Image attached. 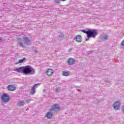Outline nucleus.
<instances>
[{"label":"nucleus","instance_id":"nucleus-1","mask_svg":"<svg viewBox=\"0 0 124 124\" xmlns=\"http://www.w3.org/2000/svg\"><path fill=\"white\" fill-rule=\"evenodd\" d=\"M17 44L20 46V47H24V45H29V43H31V40L27 37H23V43L21 41V38H17Z\"/></svg>","mask_w":124,"mask_h":124},{"label":"nucleus","instance_id":"nucleus-2","mask_svg":"<svg viewBox=\"0 0 124 124\" xmlns=\"http://www.w3.org/2000/svg\"><path fill=\"white\" fill-rule=\"evenodd\" d=\"M82 31V32H84L87 34V36L88 38H91V37H93V38H94V37L97 35V32H96L95 30L88 31L83 30Z\"/></svg>","mask_w":124,"mask_h":124},{"label":"nucleus","instance_id":"nucleus-3","mask_svg":"<svg viewBox=\"0 0 124 124\" xmlns=\"http://www.w3.org/2000/svg\"><path fill=\"white\" fill-rule=\"evenodd\" d=\"M23 73H24V74H29L30 73H31V74H34L35 72L31 66H26L25 67L23 66Z\"/></svg>","mask_w":124,"mask_h":124},{"label":"nucleus","instance_id":"nucleus-4","mask_svg":"<svg viewBox=\"0 0 124 124\" xmlns=\"http://www.w3.org/2000/svg\"><path fill=\"white\" fill-rule=\"evenodd\" d=\"M54 110V111H60L61 110V107L58 104H55L52 105L50 111Z\"/></svg>","mask_w":124,"mask_h":124},{"label":"nucleus","instance_id":"nucleus-5","mask_svg":"<svg viewBox=\"0 0 124 124\" xmlns=\"http://www.w3.org/2000/svg\"><path fill=\"white\" fill-rule=\"evenodd\" d=\"M9 96L7 94H3L2 96V100L4 102H8L9 101Z\"/></svg>","mask_w":124,"mask_h":124},{"label":"nucleus","instance_id":"nucleus-6","mask_svg":"<svg viewBox=\"0 0 124 124\" xmlns=\"http://www.w3.org/2000/svg\"><path fill=\"white\" fill-rule=\"evenodd\" d=\"M121 106V102L120 101H116L113 104V108L115 110H119L120 109V106Z\"/></svg>","mask_w":124,"mask_h":124},{"label":"nucleus","instance_id":"nucleus-7","mask_svg":"<svg viewBox=\"0 0 124 124\" xmlns=\"http://www.w3.org/2000/svg\"><path fill=\"white\" fill-rule=\"evenodd\" d=\"M46 74L47 76H52L54 74V70L51 68H48L46 71Z\"/></svg>","mask_w":124,"mask_h":124},{"label":"nucleus","instance_id":"nucleus-8","mask_svg":"<svg viewBox=\"0 0 124 124\" xmlns=\"http://www.w3.org/2000/svg\"><path fill=\"white\" fill-rule=\"evenodd\" d=\"M39 85V84H36L33 86L31 88V94H34V93H35V88H38Z\"/></svg>","mask_w":124,"mask_h":124},{"label":"nucleus","instance_id":"nucleus-9","mask_svg":"<svg viewBox=\"0 0 124 124\" xmlns=\"http://www.w3.org/2000/svg\"><path fill=\"white\" fill-rule=\"evenodd\" d=\"M76 41L79 43L80 42H82V40H83V38L80 35H77L75 37Z\"/></svg>","mask_w":124,"mask_h":124},{"label":"nucleus","instance_id":"nucleus-10","mask_svg":"<svg viewBox=\"0 0 124 124\" xmlns=\"http://www.w3.org/2000/svg\"><path fill=\"white\" fill-rule=\"evenodd\" d=\"M7 89H8V91H10V92H14V91H15V90H16V88L13 85H9L7 87Z\"/></svg>","mask_w":124,"mask_h":124},{"label":"nucleus","instance_id":"nucleus-11","mask_svg":"<svg viewBox=\"0 0 124 124\" xmlns=\"http://www.w3.org/2000/svg\"><path fill=\"white\" fill-rule=\"evenodd\" d=\"M75 63V61L74 60V59L70 58L68 60V64H70V65H71L72 64H74Z\"/></svg>","mask_w":124,"mask_h":124},{"label":"nucleus","instance_id":"nucleus-12","mask_svg":"<svg viewBox=\"0 0 124 124\" xmlns=\"http://www.w3.org/2000/svg\"><path fill=\"white\" fill-rule=\"evenodd\" d=\"M16 71L18 73H24V67H21L16 69Z\"/></svg>","mask_w":124,"mask_h":124},{"label":"nucleus","instance_id":"nucleus-13","mask_svg":"<svg viewBox=\"0 0 124 124\" xmlns=\"http://www.w3.org/2000/svg\"><path fill=\"white\" fill-rule=\"evenodd\" d=\"M46 117L47 119H52L53 118V114L52 112H48L47 113Z\"/></svg>","mask_w":124,"mask_h":124},{"label":"nucleus","instance_id":"nucleus-14","mask_svg":"<svg viewBox=\"0 0 124 124\" xmlns=\"http://www.w3.org/2000/svg\"><path fill=\"white\" fill-rule=\"evenodd\" d=\"M62 73L63 76H68L69 75V72L66 71H63Z\"/></svg>","mask_w":124,"mask_h":124},{"label":"nucleus","instance_id":"nucleus-15","mask_svg":"<svg viewBox=\"0 0 124 124\" xmlns=\"http://www.w3.org/2000/svg\"><path fill=\"white\" fill-rule=\"evenodd\" d=\"M17 105L18 106H23L24 105V102H22L21 101H20L18 103Z\"/></svg>","mask_w":124,"mask_h":124},{"label":"nucleus","instance_id":"nucleus-16","mask_svg":"<svg viewBox=\"0 0 124 124\" xmlns=\"http://www.w3.org/2000/svg\"><path fill=\"white\" fill-rule=\"evenodd\" d=\"M25 60H26L25 58H24L23 59L19 60L18 62V63H22V62H23Z\"/></svg>","mask_w":124,"mask_h":124},{"label":"nucleus","instance_id":"nucleus-17","mask_svg":"<svg viewBox=\"0 0 124 124\" xmlns=\"http://www.w3.org/2000/svg\"><path fill=\"white\" fill-rule=\"evenodd\" d=\"M61 0H55V1L56 3H60V1Z\"/></svg>","mask_w":124,"mask_h":124},{"label":"nucleus","instance_id":"nucleus-18","mask_svg":"<svg viewBox=\"0 0 124 124\" xmlns=\"http://www.w3.org/2000/svg\"><path fill=\"white\" fill-rule=\"evenodd\" d=\"M103 38H104V39H108V36H104L103 37Z\"/></svg>","mask_w":124,"mask_h":124},{"label":"nucleus","instance_id":"nucleus-19","mask_svg":"<svg viewBox=\"0 0 124 124\" xmlns=\"http://www.w3.org/2000/svg\"><path fill=\"white\" fill-rule=\"evenodd\" d=\"M61 91V88H57L56 92H60Z\"/></svg>","mask_w":124,"mask_h":124},{"label":"nucleus","instance_id":"nucleus-20","mask_svg":"<svg viewBox=\"0 0 124 124\" xmlns=\"http://www.w3.org/2000/svg\"><path fill=\"white\" fill-rule=\"evenodd\" d=\"M2 42V38L0 37V43H1Z\"/></svg>","mask_w":124,"mask_h":124},{"label":"nucleus","instance_id":"nucleus-21","mask_svg":"<svg viewBox=\"0 0 124 124\" xmlns=\"http://www.w3.org/2000/svg\"><path fill=\"white\" fill-rule=\"evenodd\" d=\"M122 46H124V41H123V42L122 43Z\"/></svg>","mask_w":124,"mask_h":124},{"label":"nucleus","instance_id":"nucleus-22","mask_svg":"<svg viewBox=\"0 0 124 124\" xmlns=\"http://www.w3.org/2000/svg\"><path fill=\"white\" fill-rule=\"evenodd\" d=\"M26 102H27V103H30V101L29 100H27Z\"/></svg>","mask_w":124,"mask_h":124}]
</instances>
